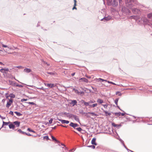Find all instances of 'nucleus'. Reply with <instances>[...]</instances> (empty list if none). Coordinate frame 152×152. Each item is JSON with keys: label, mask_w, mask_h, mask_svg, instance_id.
<instances>
[{"label": "nucleus", "mask_w": 152, "mask_h": 152, "mask_svg": "<svg viewBox=\"0 0 152 152\" xmlns=\"http://www.w3.org/2000/svg\"><path fill=\"white\" fill-rule=\"evenodd\" d=\"M126 6L128 8L131 9L132 12L134 14H140V11L138 9L133 7L135 6L136 4L135 0H125Z\"/></svg>", "instance_id": "obj_1"}, {"label": "nucleus", "mask_w": 152, "mask_h": 152, "mask_svg": "<svg viewBox=\"0 0 152 152\" xmlns=\"http://www.w3.org/2000/svg\"><path fill=\"white\" fill-rule=\"evenodd\" d=\"M107 4L108 6L116 7L118 5L117 0H107Z\"/></svg>", "instance_id": "obj_2"}, {"label": "nucleus", "mask_w": 152, "mask_h": 152, "mask_svg": "<svg viewBox=\"0 0 152 152\" xmlns=\"http://www.w3.org/2000/svg\"><path fill=\"white\" fill-rule=\"evenodd\" d=\"M121 11L125 13L126 15H130L132 14L131 11L126 7H122Z\"/></svg>", "instance_id": "obj_3"}, {"label": "nucleus", "mask_w": 152, "mask_h": 152, "mask_svg": "<svg viewBox=\"0 0 152 152\" xmlns=\"http://www.w3.org/2000/svg\"><path fill=\"white\" fill-rule=\"evenodd\" d=\"M9 70L8 68H2L0 69V72L2 73L7 74Z\"/></svg>", "instance_id": "obj_4"}, {"label": "nucleus", "mask_w": 152, "mask_h": 152, "mask_svg": "<svg viewBox=\"0 0 152 152\" xmlns=\"http://www.w3.org/2000/svg\"><path fill=\"white\" fill-rule=\"evenodd\" d=\"M111 18V17L110 16H108L106 17H104L101 20L102 21L104 20V22H106L110 20Z\"/></svg>", "instance_id": "obj_5"}, {"label": "nucleus", "mask_w": 152, "mask_h": 152, "mask_svg": "<svg viewBox=\"0 0 152 152\" xmlns=\"http://www.w3.org/2000/svg\"><path fill=\"white\" fill-rule=\"evenodd\" d=\"M69 125L73 127L74 129H75V127L78 126V125L77 123H75L73 122H71Z\"/></svg>", "instance_id": "obj_6"}, {"label": "nucleus", "mask_w": 152, "mask_h": 152, "mask_svg": "<svg viewBox=\"0 0 152 152\" xmlns=\"http://www.w3.org/2000/svg\"><path fill=\"white\" fill-rule=\"evenodd\" d=\"M147 17L148 19V20L151 22H150V24H151V23H152V13L148 14Z\"/></svg>", "instance_id": "obj_7"}, {"label": "nucleus", "mask_w": 152, "mask_h": 152, "mask_svg": "<svg viewBox=\"0 0 152 152\" xmlns=\"http://www.w3.org/2000/svg\"><path fill=\"white\" fill-rule=\"evenodd\" d=\"M130 18L133 19L137 20L140 18V17L137 15H132L130 17Z\"/></svg>", "instance_id": "obj_8"}, {"label": "nucleus", "mask_w": 152, "mask_h": 152, "mask_svg": "<svg viewBox=\"0 0 152 152\" xmlns=\"http://www.w3.org/2000/svg\"><path fill=\"white\" fill-rule=\"evenodd\" d=\"M58 121H61V123L62 124H68L69 123V121L67 120H62L61 119H58Z\"/></svg>", "instance_id": "obj_9"}, {"label": "nucleus", "mask_w": 152, "mask_h": 152, "mask_svg": "<svg viewBox=\"0 0 152 152\" xmlns=\"http://www.w3.org/2000/svg\"><path fill=\"white\" fill-rule=\"evenodd\" d=\"M13 123L16 127L19 126L20 124V122L18 121H16L13 122Z\"/></svg>", "instance_id": "obj_10"}, {"label": "nucleus", "mask_w": 152, "mask_h": 152, "mask_svg": "<svg viewBox=\"0 0 152 152\" xmlns=\"http://www.w3.org/2000/svg\"><path fill=\"white\" fill-rule=\"evenodd\" d=\"M79 80H81L82 81L86 82V83H88L89 82L88 80L85 77H82L79 79Z\"/></svg>", "instance_id": "obj_11"}, {"label": "nucleus", "mask_w": 152, "mask_h": 152, "mask_svg": "<svg viewBox=\"0 0 152 152\" xmlns=\"http://www.w3.org/2000/svg\"><path fill=\"white\" fill-rule=\"evenodd\" d=\"M9 127L10 129H14L15 127V126L13 124V123H12L11 124H9Z\"/></svg>", "instance_id": "obj_12"}, {"label": "nucleus", "mask_w": 152, "mask_h": 152, "mask_svg": "<svg viewBox=\"0 0 152 152\" xmlns=\"http://www.w3.org/2000/svg\"><path fill=\"white\" fill-rule=\"evenodd\" d=\"M77 102L76 100H73L70 103L71 104H72V106L74 105H77Z\"/></svg>", "instance_id": "obj_13"}, {"label": "nucleus", "mask_w": 152, "mask_h": 152, "mask_svg": "<svg viewBox=\"0 0 152 152\" xmlns=\"http://www.w3.org/2000/svg\"><path fill=\"white\" fill-rule=\"evenodd\" d=\"M96 138H94L92 139V140H91V144L93 145H97V144L96 142Z\"/></svg>", "instance_id": "obj_14"}, {"label": "nucleus", "mask_w": 152, "mask_h": 152, "mask_svg": "<svg viewBox=\"0 0 152 152\" xmlns=\"http://www.w3.org/2000/svg\"><path fill=\"white\" fill-rule=\"evenodd\" d=\"M81 102L82 104H84L86 106H88L89 105L88 102H85V101L84 100H82Z\"/></svg>", "instance_id": "obj_15"}, {"label": "nucleus", "mask_w": 152, "mask_h": 152, "mask_svg": "<svg viewBox=\"0 0 152 152\" xmlns=\"http://www.w3.org/2000/svg\"><path fill=\"white\" fill-rule=\"evenodd\" d=\"M45 85L48 87L50 88H52L54 86V84L52 83H47Z\"/></svg>", "instance_id": "obj_16"}, {"label": "nucleus", "mask_w": 152, "mask_h": 152, "mask_svg": "<svg viewBox=\"0 0 152 152\" xmlns=\"http://www.w3.org/2000/svg\"><path fill=\"white\" fill-rule=\"evenodd\" d=\"M23 71L27 73H28L31 72V70L30 69L26 68L24 69Z\"/></svg>", "instance_id": "obj_17"}, {"label": "nucleus", "mask_w": 152, "mask_h": 152, "mask_svg": "<svg viewBox=\"0 0 152 152\" xmlns=\"http://www.w3.org/2000/svg\"><path fill=\"white\" fill-rule=\"evenodd\" d=\"M51 137L53 140L55 141L57 143H60V142L57 140L54 136L51 135Z\"/></svg>", "instance_id": "obj_18"}, {"label": "nucleus", "mask_w": 152, "mask_h": 152, "mask_svg": "<svg viewBox=\"0 0 152 152\" xmlns=\"http://www.w3.org/2000/svg\"><path fill=\"white\" fill-rule=\"evenodd\" d=\"M88 113L92 115V116H97V115L93 112H88Z\"/></svg>", "instance_id": "obj_19"}, {"label": "nucleus", "mask_w": 152, "mask_h": 152, "mask_svg": "<svg viewBox=\"0 0 152 152\" xmlns=\"http://www.w3.org/2000/svg\"><path fill=\"white\" fill-rule=\"evenodd\" d=\"M18 132H19L20 133H21L22 134H25V133H26V132H23V131H22L21 129H19L18 130Z\"/></svg>", "instance_id": "obj_20"}, {"label": "nucleus", "mask_w": 152, "mask_h": 152, "mask_svg": "<svg viewBox=\"0 0 152 152\" xmlns=\"http://www.w3.org/2000/svg\"><path fill=\"white\" fill-rule=\"evenodd\" d=\"M104 112L106 114V116H110L111 115V113H110L108 112L107 111H104Z\"/></svg>", "instance_id": "obj_21"}, {"label": "nucleus", "mask_w": 152, "mask_h": 152, "mask_svg": "<svg viewBox=\"0 0 152 152\" xmlns=\"http://www.w3.org/2000/svg\"><path fill=\"white\" fill-rule=\"evenodd\" d=\"M14 113H15L18 116H20L22 115V114L17 111H15Z\"/></svg>", "instance_id": "obj_22"}, {"label": "nucleus", "mask_w": 152, "mask_h": 152, "mask_svg": "<svg viewBox=\"0 0 152 152\" xmlns=\"http://www.w3.org/2000/svg\"><path fill=\"white\" fill-rule=\"evenodd\" d=\"M75 129L80 132H81V131H84L80 127L76 128H75Z\"/></svg>", "instance_id": "obj_23"}, {"label": "nucleus", "mask_w": 152, "mask_h": 152, "mask_svg": "<svg viewBox=\"0 0 152 152\" xmlns=\"http://www.w3.org/2000/svg\"><path fill=\"white\" fill-rule=\"evenodd\" d=\"M11 104L9 102H8L6 105L7 107L8 108L11 105Z\"/></svg>", "instance_id": "obj_24"}, {"label": "nucleus", "mask_w": 152, "mask_h": 152, "mask_svg": "<svg viewBox=\"0 0 152 152\" xmlns=\"http://www.w3.org/2000/svg\"><path fill=\"white\" fill-rule=\"evenodd\" d=\"M27 130L29 132H32L34 133H35L36 132L33 130L31 129L30 128H28Z\"/></svg>", "instance_id": "obj_25"}, {"label": "nucleus", "mask_w": 152, "mask_h": 152, "mask_svg": "<svg viewBox=\"0 0 152 152\" xmlns=\"http://www.w3.org/2000/svg\"><path fill=\"white\" fill-rule=\"evenodd\" d=\"M97 102L100 104H102L103 102V100L100 99H99L97 100Z\"/></svg>", "instance_id": "obj_26"}, {"label": "nucleus", "mask_w": 152, "mask_h": 152, "mask_svg": "<svg viewBox=\"0 0 152 152\" xmlns=\"http://www.w3.org/2000/svg\"><path fill=\"white\" fill-rule=\"evenodd\" d=\"M46 73L48 74H49L51 75H55V74L56 73H54L53 72H46Z\"/></svg>", "instance_id": "obj_27"}, {"label": "nucleus", "mask_w": 152, "mask_h": 152, "mask_svg": "<svg viewBox=\"0 0 152 152\" xmlns=\"http://www.w3.org/2000/svg\"><path fill=\"white\" fill-rule=\"evenodd\" d=\"M9 96L12 98H14L15 97V95L13 94H9Z\"/></svg>", "instance_id": "obj_28"}, {"label": "nucleus", "mask_w": 152, "mask_h": 152, "mask_svg": "<svg viewBox=\"0 0 152 152\" xmlns=\"http://www.w3.org/2000/svg\"><path fill=\"white\" fill-rule=\"evenodd\" d=\"M79 112L83 115L85 114L86 113L84 112L83 110H79Z\"/></svg>", "instance_id": "obj_29"}, {"label": "nucleus", "mask_w": 152, "mask_h": 152, "mask_svg": "<svg viewBox=\"0 0 152 152\" xmlns=\"http://www.w3.org/2000/svg\"><path fill=\"white\" fill-rule=\"evenodd\" d=\"M124 146V148L128 151H130L132 152H134L131 150H129L126 147V146L125 145L124 143H123V144H122Z\"/></svg>", "instance_id": "obj_30"}, {"label": "nucleus", "mask_w": 152, "mask_h": 152, "mask_svg": "<svg viewBox=\"0 0 152 152\" xmlns=\"http://www.w3.org/2000/svg\"><path fill=\"white\" fill-rule=\"evenodd\" d=\"M74 115H73L72 114L69 113V115L68 117L69 118H73V117H74Z\"/></svg>", "instance_id": "obj_31"}, {"label": "nucleus", "mask_w": 152, "mask_h": 152, "mask_svg": "<svg viewBox=\"0 0 152 152\" xmlns=\"http://www.w3.org/2000/svg\"><path fill=\"white\" fill-rule=\"evenodd\" d=\"M73 118H74L75 119L76 121H78L79 120V118L78 117L77 115H75Z\"/></svg>", "instance_id": "obj_32"}, {"label": "nucleus", "mask_w": 152, "mask_h": 152, "mask_svg": "<svg viewBox=\"0 0 152 152\" xmlns=\"http://www.w3.org/2000/svg\"><path fill=\"white\" fill-rule=\"evenodd\" d=\"M119 98H117L115 100V104H116V105H118V101L119 100Z\"/></svg>", "instance_id": "obj_33"}, {"label": "nucleus", "mask_w": 152, "mask_h": 152, "mask_svg": "<svg viewBox=\"0 0 152 152\" xmlns=\"http://www.w3.org/2000/svg\"><path fill=\"white\" fill-rule=\"evenodd\" d=\"M98 81H102V82H103L104 81H105V82H107V80H104L100 78L98 79Z\"/></svg>", "instance_id": "obj_34"}, {"label": "nucleus", "mask_w": 152, "mask_h": 152, "mask_svg": "<svg viewBox=\"0 0 152 152\" xmlns=\"http://www.w3.org/2000/svg\"><path fill=\"white\" fill-rule=\"evenodd\" d=\"M116 94L118 95L119 96H121L122 95L120 91H117L116 92Z\"/></svg>", "instance_id": "obj_35"}, {"label": "nucleus", "mask_w": 152, "mask_h": 152, "mask_svg": "<svg viewBox=\"0 0 152 152\" xmlns=\"http://www.w3.org/2000/svg\"><path fill=\"white\" fill-rule=\"evenodd\" d=\"M121 112L115 113L114 114L118 116H119L121 115Z\"/></svg>", "instance_id": "obj_36"}, {"label": "nucleus", "mask_w": 152, "mask_h": 152, "mask_svg": "<svg viewBox=\"0 0 152 152\" xmlns=\"http://www.w3.org/2000/svg\"><path fill=\"white\" fill-rule=\"evenodd\" d=\"M26 103H27L28 104H31V105H36V104L35 103H34V102H26Z\"/></svg>", "instance_id": "obj_37"}, {"label": "nucleus", "mask_w": 152, "mask_h": 152, "mask_svg": "<svg viewBox=\"0 0 152 152\" xmlns=\"http://www.w3.org/2000/svg\"><path fill=\"white\" fill-rule=\"evenodd\" d=\"M84 94V92L83 91L79 92V93L78 94V95L82 96Z\"/></svg>", "instance_id": "obj_38"}, {"label": "nucleus", "mask_w": 152, "mask_h": 152, "mask_svg": "<svg viewBox=\"0 0 152 152\" xmlns=\"http://www.w3.org/2000/svg\"><path fill=\"white\" fill-rule=\"evenodd\" d=\"M89 148H91L93 149H94L95 148V147L94 145H88L87 146Z\"/></svg>", "instance_id": "obj_39"}, {"label": "nucleus", "mask_w": 152, "mask_h": 152, "mask_svg": "<svg viewBox=\"0 0 152 152\" xmlns=\"http://www.w3.org/2000/svg\"><path fill=\"white\" fill-rule=\"evenodd\" d=\"M43 139H46L47 140H49V138L48 136H45L43 137Z\"/></svg>", "instance_id": "obj_40"}, {"label": "nucleus", "mask_w": 152, "mask_h": 152, "mask_svg": "<svg viewBox=\"0 0 152 152\" xmlns=\"http://www.w3.org/2000/svg\"><path fill=\"white\" fill-rule=\"evenodd\" d=\"M107 82L109 83L112 84H113V85H116V84L115 83H113V82H111V81H107Z\"/></svg>", "instance_id": "obj_41"}, {"label": "nucleus", "mask_w": 152, "mask_h": 152, "mask_svg": "<svg viewBox=\"0 0 152 152\" xmlns=\"http://www.w3.org/2000/svg\"><path fill=\"white\" fill-rule=\"evenodd\" d=\"M95 102V101L94 100H90L88 102L89 104L93 103Z\"/></svg>", "instance_id": "obj_42"}, {"label": "nucleus", "mask_w": 152, "mask_h": 152, "mask_svg": "<svg viewBox=\"0 0 152 152\" xmlns=\"http://www.w3.org/2000/svg\"><path fill=\"white\" fill-rule=\"evenodd\" d=\"M64 114L66 115L67 117H69V113H67L66 112H64Z\"/></svg>", "instance_id": "obj_43"}, {"label": "nucleus", "mask_w": 152, "mask_h": 152, "mask_svg": "<svg viewBox=\"0 0 152 152\" xmlns=\"http://www.w3.org/2000/svg\"><path fill=\"white\" fill-rule=\"evenodd\" d=\"M3 126H7L8 124L7 122H5L3 121Z\"/></svg>", "instance_id": "obj_44"}, {"label": "nucleus", "mask_w": 152, "mask_h": 152, "mask_svg": "<svg viewBox=\"0 0 152 152\" xmlns=\"http://www.w3.org/2000/svg\"><path fill=\"white\" fill-rule=\"evenodd\" d=\"M53 121V118H51L50 119L49 121V122H48L49 124H51L52 123Z\"/></svg>", "instance_id": "obj_45"}, {"label": "nucleus", "mask_w": 152, "mask_h": 152, "mask_svg": "<svg viewBox=\"0 0 152 152\" xmlns=\"http://www.w3.org/2000/svg\"><path fill=\"white\" fill-rule=\"evenodd\" d=\"M112 125L114 127H116L117 126V124H115L114 123H112Z\"/></svg>", "instance_id": "obj_46"}, {"label": "nucleus", "mask_w": 152, "mask_h": 152, "mask_svg": "<svg viewBox=\"0 0 152 152\" xmlns=\"http://www.w3.org/2000/svg\"><path fill=\"white\" fill-rule=\"evenodd\" d=\"M16 86L17 87H18L20 88H22L23 87V86L21 85H19V84H17L16 85Z\"/></svg>", "instance_id": "obj_47"}, {"label": "nucleus", "mask_w": 152, "mask_h": 152, "mask_svg": "<svg viewBox=\"0 0 152 152\" xmlns=\"http://www.w3.org/2000/svg\"><path fill=\"white\" fill-rule=\"evenodd\" d=\"M9 102L10 103H11V104L12 103V102H13V99H12L10 98V99H9Z\"/></svg>", "instance_id": "obj_48"}, {"label": "nucleus", "mask_w": 152, "mask_h": 152, "mask_svg": "<svg viewBox=\"0 0 152 152\" xmlns=\"http://www.w3.org/2000/svg\"><path fill=\"white\" fill-rule=\"evenodd\" d=\"M9 114L13 116L14 115L13 112L12 111H10L9 113Z\"/></svg>", "instance_id": "obj_49"}, {"label": "nucleus", "mask_w": 152, "mask_h": 152, "mask_svg": "<svg viewBox=\"0 0 152 152\" xmlns=\"http://www.w3.org/2000/svg\"><path fill=\"white\" fill-rule=\"evenodd\" d=\"M97 103L94 104H92V107H94L97 106Z\"/></svg>", "instance_id": "obj_50"}, {"label": "nucleus", "mask_w": 152, "mask_h": 152, "mask_svg": "<svg viewBox=\"0 0 152 152\" xmlns=\"http://www.w3.org/2000/svg\"><path fill=\"white\" fill-rule=\"evenodd\" d=\"M119 1V5L120 6H121L122 0H118Z\"/></svg>", "instance_id": "obj_51"}, {"label": "nucleus", "mask_w": 152, "mask_h": 152, "mask_svg": "<svg viewBox=\"0 0 152 152\" xmlns=\"http://www.w3.org/2000/svg\"><path fill=\"white\" fill-rule=\"evenodd\" d=\"M27 100V99H21V101L23 102L24 101H26Z\"/></svg>", "instance_id": "obj_52"}, {"label": "nucleus", "mask_w": 152, "mask_h": 152, "mask_svg": "<svg viewBox=\"0 0 152 152\" xmlns=\"http://www.w3.org/2000/svg\"><path fill=\"white\" fill-rule=\"evenodd\" d=\"M25 134L28 135V136H32V135H31V134H30L29 133H26H26Z\"/></svg>", "instance_id": "obj_53"}, {"label": "nucleus", "mask_w": 152, "mask_h": 152, "mask_svg": "<svg viewBox=\"0 0 152 152\" xmlns=\"http://www.w3.org/2000/svg\"><path fill=\"white\" fill-rule=\"evenodd\" d=\"M42 62H43L44 64H46L48 66H49L50 65V64H48L47 62H46L44 61H43Z\"/></svg>", "instance_id": "obj_54"}, {"label": "nucleus", "mask_w": 152, "mask_h": 152, "mask_svg": "<svg viewBox=\"0 0 152 152\" xmlns=\"http://www.w3.org/2000/svg\"><path fill=\"white\" fill-rule=\"evenodd\" d=\"M119 140H120V141L121 142V143L123 144L124 143V141L121 139L120 138Z\"/></svg>", "instance_id": "obj_55"}, {"label": "nucleus", "mask_w": 152, "mask_h": 152, "mask_svg": "<svg viewBox=\"0 0 152 152\" xmlns=\"http://www.w3.org/2000/svg\"><path fill=\"white\" fill-rule=\"evenodd\" d=\"M121 124H117V126L116 127V128H117V129H119L120 128V127L121 126Z\"/></svg>", "instance_id": "obj_56"}, {"label": "nucleus", "mask_w": 152, "mask_h": 152, "mask_svg": "<svg viewBox=\"0 0 152 152\" xmlns=\"http://www.w3.org/2000/svg\"><path fill=\"white\" fill-rule=\"evenodd\" d=\"M75 92L77 94H78L79 93V92L77 89H76Z\"/></svg>", "instance_id": "obj_57"}, {"label": "nucleus", "mask_w": 152, "mask_h": 152, "mask_svg": "<svg viewBox=\"0 0 152 152\" xmlns=\"http://www.w3.org/2000/svg\"><path fill=\"white\" fill-rule=\"evenodd\" d=\"M2 47H4V48H7V46L6 45H4V44H2Z\"/></svg>", "instance_id": "obj_58"}, {"label": "nucleus", "mask_w": 152, "mask_h": 152, "mask_svg": "<svg viewBox=\"0 0 152 152\" xmlns=\"http://www.w3.org/2000/svg\"><path fill=\"white\" fill-rule=\"evenodd\" d=\"M102 105H103V106L105 108H107V104H102Z\"/></svg>", "instance_id": "obj_59"}, {"label": "nucleus", "mask_w": 152, "mask_h": 152, "mask_svg": "<svg viewBox=\"0 0 152 152\" xmlns=\"http://www.w3.org/2000/svg\"><path fill=\"white\" fill-rule=\"evenodd\" d=\"M38 88L39 89H40L42 90H45L44 88L42 87H41V88Z\"/></svg>", "instance_id": "obj_60"}, {"label": "nucleus", "mask_w": 152, "mask_h": 152, "mask_svg": "<svg viewBox=\"0 0 152 152\" xmlns=\"http://www.w3.org/2000/svg\"><path fill=\"white\" fill-rule=\"evenodd\" d=\"M92 89H93V90L95 91H97V89L96 88H93V87H92Z\"/></svg>", "instance_id": "obj_61"}, {"label": "nucleus", "mask_w": 152, "mask_h": 152, "mask_svg": "<svg viewBox=\"0 0 152 152\" xmlns=\"http://www.w3.org/2000/svg\"><path fill=\"white\" fill-rule=\"evenodd\" d=\"M76 6H75V5H74V7L72 9V10H74V9H77V8L75 7Z\"/></svg>", "instance_id": "obj_62"}, {"label": "nucleus", "mask_w": 152, "mask_h": 152, "mask_svg": "<svg viewBox=\"0 0 152 152\" xmlns=\"http://www.w3.org/2000/svg\"><path fill=\"white\" fill-rule=\"evenodd\" d=\"M74 5H75V6H76V2L77 1L76 0H74Z\"/></svg>", "instance_id": "obj_63"}, {"label": "nucleus", "mask_w": 152, "mask_h": 152, "mask_svg": "<svg viewBox=\"0 0 152 152\" xmlns=\"http://www.w3.org/2000/svg\"><path fill=\"white\" fill-rule=\"evenodd\" d=\"M126 114V113H121V115L122 116H124Z\"/></svg>", "instance_id": "obj_64"}]
</instances>
